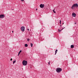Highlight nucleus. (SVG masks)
<instances>
[{
  "instance_id": "ddd939ff",
  "label": "nucleus",
  "mask_w": 78,
  "mask_h": 78,
  "mask_svg": "<svg viewBox=\"0 0 78 78\" xmlns=\"http://www.w3.org/2000/svg\"><path fill=\"white\" fill-rule=\"evenodd\" d=\"M33 44L31 43V44L30 45V46H31V47H33Z\"/></svg>"
},
{
  "instance_id": "20e7f679",
  "label": "nucleus",
  "mask_w": 78,
  "mask_h": 78,
  "mask_svg": "<svg viewBox=\"0 0 78 78\" xmlns=\"http://www.w3.org/2000/svg\"><path fill=\"white\" fill-rule=\"evenodd\" d=\"M25 27L23 26L21 27V30L22 31H25Z\"/></svg>"
},
{
  "instance_id": "5701e85b",
  "label": "nucleus",
  "mask_w": 78,
  "mask_h": 78,
  "mask_svg": "<svg viewBox=\"0 0 78 78\" xmlns=\"http://www.w3.org/2000/svg\"><path fill=\"white\" fill-rule=\"evenodd\" d=\"M75 23V24H76V23Z\"/></svg>"
},
{
  "instance_id": "aec40b11",
  "label": "nucleus",
  "mask_w": 78,
  "mask_h": 78,
  "mask_svg": "<svg viewBox=\"0 0 78 78\" xmlns=\"http://www.w3.org/2000/svg\"><path fill=\"white\" fill-rule=\"evenodd\" d=\"M55 51H58V50L56 49Z\"/></svg>"
},
{
  "instance_id": "4468645a",
  "label": "nucleus",
  "mask_w": 78,
  "mask_h": 78,
  "mask_svg": "<svg viewBox=\"0 0 78 78\" xmlns=\"http://www.w3.org/2000/svg\"><path fill=\"white\" fill-rule=\"evenodd\" d=\"M27 41L28 42H29V41H30V39H27Z\"/></svg>"
},
{
  "instance_id": "7ed1b4c3",
  "label": "nucleus",
  "mask_w": 78,
  "mask_h": 78,
  "mask_svg": "<svg viewBox=\"0 0 78 78\" xmlns=\"http://www.w3.org/2000/svg\"><path fill=\"white\" fill-rule=\"evenodd\" d=\"M23 66H27V61L23 60Z\"/></svg>"
},
{
  "instance_id": "f03ea898",
  "label": "nucleus",
  "mask_w": 78,
  "mask_h": 78,
  "mask_svg": "<svg viewBox=\"0 0 78 78\" xmlns=\"http://www.w3.org/2000/svg\"><path fill=\"white\" fill-rule=\"evenodd\" d=\"M56 71L58 73H60L61 71H62V69L61 68H58L56 69Z\"/></svg>"
},
{
  "instance_id": "dca6fc26",
  "label": "nucleus",
  "mask_w": 78,
  "mask_h": 78,
  "mask_svg": "<svg viewBox=\"0 0 78 78\" xmlns=\"http://www.w3.org/2000/svg\"><path fill=\"white\" fill-rule=\"evenodd\" d=\"M60 24H61V20H60Z\"/></svg>"
},
{
  "instance_id": "f8f14e48",
  "label": "nucleus",
  "mask_w": 78,
  "mask_h": 78,
  "mask_svg": "<svg viewBox=\"0 0 78 78\" xmlns=\"http://www.w3.org/2000/svg\"><path fill=\"white\" fill-rule=\"evenodd\" d=\"M22 52V50H20V51L18 53H19V54H20V53H21Z\"/></svg>"
},
{
  "instance_id": "a878e982",
  "label": "nucleus",
  "mask_w": 78,
  "mask_h": 78,
  "mask_svg": "<svg viewBox=\"0 0 78 78\" xmlns=\"http://www.w3.org/2000/svg\"><path fill=\"white\" fill-rule=\"evenodd\" d=\"M36 11H37V9H36Z\"/></svg>"
},
{
  "instance_id": "a211bd4d",
  "label": "nucleus",
  "mask_w": 78,
  "mask_h": 78,
  "mask_svg": "<svg viewBox=\"0 0 78 78\" xmlns=\"http://www.w3.org/2000/svg\"><path fill=\"white\" fill-rule=\"evenodd\" d=\"M21 2H23V1H24V0H21Z\"/></svg>"
},
{
  "instance_id": "9b49d317",
  "label": "nucleus",
  "mask_w": 78,
  "mask_h": 78,
  "mask_svg": "<svg viewBox=\"0 0 78 78\" xmlns=\"http://www.w3.org/2000/svg\"><path fill=\"white\" fill-rule=\"evenodd\" d=\"M55 9H54V10H53V12H54V13H56V12H55Z\"/></svg>"
},
{
  "instance_id": "9d476101",
  "label": "nucleus",
  "mask_w": 78,
  "mask_h": 78,
  "mask_svg": "<svg viewBox=\"0 0 78 78\" xmlns=\"http://www.w3.org/2000/svg\"><path fill=\"white\" fill-rule=\"evenodd\" d=\"M25 46L26 47H28V44H25Z\"/></svg>"
},
{
  "instance_id": "39448f33",
  "label": "nucleus",
  "mask_w": 78,
  "mask_h": 78,
  "mask_svg": "<svg viewBox=\"0 0 78 78\" xmlns=\"http://www.w3.org/2000/svg\"><path fill=\"white\" fill-rule=\"evenodd\" d=\"M45 5L44 4H41L40 5V7L41 8H43L44 7Z\"/></svg>"
},
{
  "instance_id": "cd10ccee",
  "label": "nucleus",
  "mask_w": 78,
  "mask_h": 78,
  "mask_svg": "<svg viewBox=\"0 0 78 78\" xmlns=\"http://www.w3.org/2000/svg\"><path fill=\"white\" fill-rule=\"evenodd\" d=\"M15 61H16V60H15Z\"/></svg>"
},
{
  "instance_id": "423d86ee",
  "label": "nucleus",
  "mask_w": 78,
  "mask_h": 78,
  "mask_svg": "<svg viewBox=\"0 0 78 78\" xmlns=\"http://www.w3.org/2000/svg\"><path fill=\"white\" fill-rule=\"evenodd\" d=\"M5 16L4 15H0V18L1 19H3Z\"/></svg>"
},
{
  "instance_id": "6ab92c4d",
  "label": "nucleus",
  "mask_w": 78,
  "mask_h": 78,
  "mask_svg": "<svg viewBox=\"0 0 78 78\" xmlns=\"http://www.w3.org/2000/svg\"><path fill=\"white\" fill-rule=\"evenodd\" d=\"M12 58H11L10 59V61H12Z\"/></svg>"
},
{
  "instance_id": "bb28decb",
  "label": "nucleus",
  "mask_w": 78,
  "mask_h": 78,
  "mask_svg": "<svg viewBox=\"0 0 78 78\" xmlns=\"http://www.w3.org/2000/svg\"><path fill=\"white\" fill-rule=\"evenodd\" d=\"M62 24H64V23H62Z\"/></svg>"
},
{
  "instance_id": "4be33fe9",
  "label": "nucleus",
  "mask_w": 78,
  "mask_h": 78,
  "mask_svg": "<svg viewBox=\"0 0 78 78\" xmlns=\"http://www.w3.org/2000/svg\"><path fill=\"white\" fill-rule=\"evenodd\" d=\"M49 65H50V63H48Z\"/></svg>"
},
{
  "instance_id": "b1692460",
  "label": "nucleus",
  "mask_w": 78,
  "mask_h": 78,
  "mask_svg": "<svg viewBox=\"0 0 78 78\" xmlns=\"http://www.w3.org/2000/svg\"><path fill=\"white\" fill-rule=\"evenodd\" d=\"M27 30H28V31H29V29H28Z\"/></svg>"
},
{
  "instance_id": "0eeeda50",
  "label": "nucleus",
  "mask_w": 78,
  "mask_h": 78,
  "mask_svg": "<svg viewBox=\"0 0 78 78\" xmlns=\"http://www.w3.org/2000/svg\"><path fill=\"white\" fill-rule=\"evenodd\" d=\"M76 14H75V13L73 12L72 14V17H76Z\"/></svg>"
},
{
  "instance_id": "393cba45",
  "label": "nucleus",
  "mask_w": 78,
  "mask_h": 78,
  "mask_svg": "<svg viewBox=\"0 0 78 78\" xmlns=\"http://www.w3.org/2000/svg\"><path fill=\"white\" fill-rule=\"evenodd\" d=\"M19 53H18V56H19Z\"/></svg>"
},
{
  "instance_id": "1a4fd4ad",
  "label": "nucleus",
  "mask_w": 78,
  "mask_h": 78,
  "mask_svg": "<svg viewBox=\"0 0 78 78\" xmlns=\"http://www.w3.org/2000/svg\"><path fill=\"white\" fill-rule=\"evenodd\" d=\"M74 47V45H71V48H73Z\"/></svg>"
},
{
  "instance_id": "6e6552de",
  "label": "nucleus",
  "mask_w": 78,
  "mask_h": 78,
  "mask_svg": "<svg viewBox=\"0 0 78 78\" xmlns=\"http://www.w3.org/2000/svg\"><path fill=\"white\" fill-rule=\"evenodd\" d=\"M65 27H64V28H63V29H61V30H59V29L58 30V32H61V31L62 30H63V29H64V28H65Z\"/></svg>"
},
{
  "instance_id": "f3484780",
  "label": "nucleus",
  "mask_w": 78,
  "mask_h": 78,
  "mask_svg": "<svg viewBox=\"0 0 78 78\" xmlns=\"http://www.w3.org/2000/svg\"><path fill=\"white\" fill-rule=\"evenodd\" d=\"M16 61H14L13 62V64H14V63L15 62H16Z\"/></svg>"
},
{
  "instance_id": "2eb2a0df",
  "label": "nucleus",
  "mask_w": 78,
  "mask_h": 78,
  "mask_svg": "<svg viewBox=\"0 0 78 78\" xmlns=\"http://www.w3.org/2000/svg\"><path fill=\"white\" fill-rule=\"evenodd\" d=\"M57 53V51H55V55H56V54Z\"/></svg>"
},
{
  "instance_id": "412c9836",
  "label": "nucleus",
  "mask_w": 78,
  "mask_h": 78,
  "mask_svg": "<svg viewBox=\"0 0 78 78\" xmlns=\"http://www.w3.org/2000/svg\"><path fill=\"white\" fill-rule=\"evenodd\" d=\"M12 33H14V31H12Z\"/></svg>"
},
{
  "instance_id": "f257e3e1",
  "label": "nucleus",
  "mask_w": 78,
  "mask_h": 78,
  "mask_svg": "<svg viewBox=\"0 0 78 78\" xmlns=\"http://www.w3.org/2000/svg\"><path fill=\"white\" fill-rule=\"evenodd\" d=\"M75 7L76 8L78 7V5L77 3L73 4L71 7V9H74V8H75Z\"/></svg>"
}]
</instances>
